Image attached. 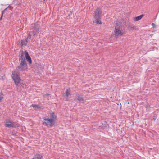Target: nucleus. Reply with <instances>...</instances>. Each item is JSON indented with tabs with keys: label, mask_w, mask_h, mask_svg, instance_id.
I'll return each instance as SVG.
<instances>
[{
	"label": "nucleus",
	"mask_w": 159,
	"mask_h": 159,
	"mask_svg": "<svg viewBox=\"0 0 159 159\" xmlns=\"http://www.w3.org/2000/svg\"><path fill=\"white\" fill-rule=\"evenodd\" d=\"M51 118H43L44 120L43 121V124H45L48 127H52L54 124L55 120L56 119V116L53 112H52L50 115Z\"/></svg>",
	"instance_id": "f257e3e1"
},
{
	"label": "nucleus",
	"mask_w": 159,
	"mask_h": 159,
	"mask_svg": "<svg viewBox=\"0 0 159 159\" xmlns=\"http://www.w3.org/2000/svg\"><path fill=\"white\" fill-rule=\"evenodd\" d=\"M31 25L33 31H29L28 33L27 39H31V34L35 36L40 32L39 28L37 23L32 24Z\"/></svg>",
	"instance_id": "f03ea898"
},
{
	"label": "nucleus",
	"mask_w": 159,
	"mask_h": 159,
	"mask_svg": "<svg viewBox=\"0 0 159 159\" xmlns=\"http://www.w3.org/2000/svg\"><path fill=\"white\" fill-rule=\"evenodd\" d=\"M102 14V11L99 8H97L95 12L94 18L96 20L95 23L96 24H101L100 20V17Z\"/></svg>",
	"instance_id": "7ed1b4c3"
},
{
	"label": "nucleus",
	"mask_w": 159,
	"mask_h": 159,
	"mask_svg": "<svg viewBox=\"0 0 159 159\" xmlns=\"http://www.w3.org/2000/svg\"><path fill=\"white\" fill-rule=\"evenodd\" d=\"M12 77L16 85H17L21 81V79L17 71H12Z\"/></svg>",
	"instance_id": "20e7f679"
},
{
	"label": "nucleus",
	"mask_w": 159,
	"mask_h": 159,
	"mask_svg": "<svg viewBox=\"0 0 159 159\" xmlns=\"http://www.w3.org/2000/svg\"><path fill=\"white\" fill-rule=\"evenodd\" d=\"M5 126L8 128H14L16 127L17 126V124L16 122L9 121L5 123Z\"/></svg>",
	"instance_id": "39448f33"
},
{
	"label": "nucleus",
	"mask_w": 159,
	"mask_h": 159,
	"mask_svg": "<svg viewBox=\"0 0 159 159\" xmlns=\"http://www.w3.org/2000/svg\"><path fill=\"white\" fill-rule=\"evenodd\" d=\"M20 61V65L24 67H27V65L25 61V59L23 54H21L20 58L19 59Z\"/></svg>",
	"instance_id": "423d86ee"
},
{
	"label": "nucleus",
	"mask_w": 159,
	"mask_h": 159,
	"mask_svg": "<svg viewBox=\"0 0 159 159\" xmlns=\"http://www.w3.org/2000/svg\"><path fill=\"white\" fill-rule=\"evenodd\" d=\"M114 33L115 35L117 36L119 35H122L124 34V33L120 30V29L117 26H116L115 28Z\"/></svg>",
	"instance_id": "0eeeda50"
},
{
	"label": "nucleus",
	"mask_w": 159,
	"mask_h": 159,
	"mask_svg": "<svg viewBox=\"0 0 159 159\" xmlns=\"http://www.w3.org/2000/svg\"><path fill=\"white\" fill-rule=\"evenodd\" d=\"M24 54L27 61L30 64H31L32 63V60L31 57L29 55L28 52L27 51H25L24 52Z\"/></svg>",
	"instance_id": "6e6552de"
},
{
	"label": "nucleus",
	"mask_w": 159,
	"mask_h": 159,
	"mask_svg": "<svg viewBox=\"0 0 159 159\" xmlns=\"http://www.w3.org/2000/svg\"><path fill=\"white\" fill-rule=\"evenodd\" d=\"M28 69V67H24L23 66L20 65L16 67V70L21 71H24L27 70Z\"/></svg>",
	"instance_id": "1a4fd4ad"
},
{
	"label": "nucleus",
	"mask_w": 159,
	"mask_h": 159,
	"mask_svg": "<svg viewBox=\"0 0 159 159\" xmlns=\"http://www.w3.org/2000/svg\"><path fill=\"white\" fill-rule=\"evenodd\" d=\"M75 100H77L81 102H84V100L82 98L80 97V95L78 94H77Z\"/></svg>",
	"instance_id": "9d476101"
},
{
	"label": "nucleus",
	"mask_w": 159,
	"mask_h": 159,
	"mask_svg": "<svg viewBox=\"0 0 159 159\" xmlns=\"http://www.w3.org/2000/svg\"><path fill=\"white\" fill-rule=\"evenodd\" d=\"M28 39H27V37L25 38V39L22 40L21 41V45L22 46L23 45H26L28 43Z\"/></svg>",
	"instance_id": "9b49d317"
},
{
	"label": "nucleus",
	"mask_w": 159,
	"mask_h": 159,
	"mask_svg": "<svg viewBox=\"0 0 159 159\" xmlns=\"http://www.w3.org/2000/svg\"><path fill=\"white\" fill-rule=\"evenodd\" d=\"M144 15H140L139 16H138L134 18V20L135 21H138L139 20H141L142 18L143 17V16Z\"/></svg>",
	"instance_id": "f8f14e48"
},
{
	"label": "nucleus",
	"mask_w": 159,
	"mask_h": 159,
	"mask_svg": "<svg viewBox=\"0 0 159 159\" xmlns=\"http://www.w3.org/2000/svg\"><path fill=\"white\" fill-rule=\"evenodd\" d=\"M42 158V156L39 154H37L34 156L33 159H41Z\"/></svg>",
	"instance_id": "ddd939ff"
},
{
	"label": "nucleus",
	"mask_w": 159,
	"mask_h": 159,
	"mask_svg": "<svg viewBox=\"0 0 159 159\" xmlns=\"http://www.w3.org/2000/svg\"><path fill=\"white\" fill-rule=\"evenodd\" d=\"M70 92V88L66 90V96L67 97H68L69 96H70L71 95Z\"/></svg>",
	"instance_id": "4468645a"
},
{
	"label": "nucleus",
	"mask_w": 159,
	"mask_h": 159,
	"mask_svg": "<svg viewBox=\"0 0 159 159\" xmlns=\"http://www.w3.org/2000/svg\"><path fill=\"white\" fill-rule=\"evenodd\" d=\"M32 106L33 107V108L34 109H36L37 108H40L39 106L37 105L33 104L32 105Z\"/></svg>",
	"instance_id": "2eb2a0df"
},
{
	"label": "nucleus",
	"mask_w": 159,
	"mask_h": 159,
	"mask_svg": "<svg viewBox=\"0 0 159 159\" xmlns=\"http://www.w3.org/2000/svg\"><path fill=\"white\" fill-rule=\"evenodd\" d=\"M3 98V97L2 94H0V102L1 101L2 99Z\"/></svg>",
	"instance_id": "dca6fc26"
},
{
	"label": "nucleus",
	"mask_w": 159,
	"mask_h": 159,
	"mask_svg": "<svg viewBox=\"0 0 159 159\" xmlns=\"http://www.w3.org/2000/svg\"><path fill=\"white\" fill-rule=\"evenodd\" d=\"M3 12H4V11H3L2 12V16H1L0 18V20H1L2 19V15H3Z\"/></svg>",
	"instance_id": "f3484780"
},
{
	"label": "nucleus",
	"mask_w": 159,
	"mask_h": 159,
	"mask_svg": "<svg viewBox=\"0 0 159 159\" xmlns=\"http://www.w3.org/2000/svg\"><path fill=\"white\" fill-rule=\"evenodd\" d=\"M152 25L153 27H154L155 26V24L154 23H152Z\"/></svg>",
	"instance_id": "a211bd4d"
}]
</instances>
